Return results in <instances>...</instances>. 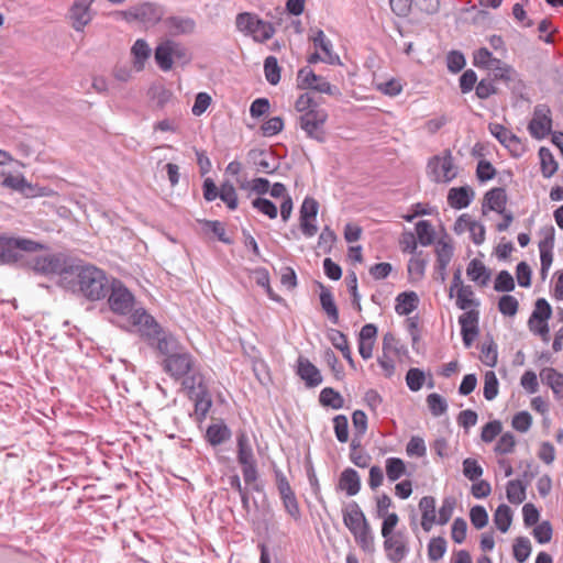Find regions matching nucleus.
<instances>
[{"instance_id": "obj_37", "label": "nucleus", "mask_w": 563, "mask_h": 563, "mask_svg": "<svg viewBox=\"0 0 563 563\" xmlns=\"http://www.w3.org/2000/svg\"><path fill=\"white\" fill-rule=\"evenodd\" d=\"M512 522V512L509 506L501 504L494 514V523L503 533L507 532Z\"/></svg>"}, {"instance_id": "obj_48", "label": "nucleus", "mask_w": 563, "mask_h": 563, "mask_svg": "<svg viewBox=\"0 0 563 563\" xmlns=\"http://www.w3.org/2000/svg\"><path fill=\"white\" fill-rule=\"evenodd\" d=\"M446 551V540L443 537H434L428 544V558L432 562H437L443 558Z\"/></svg>"}, {"instance_id": "obj_17", "label": "nucleus", "mask_w": 563, "mask_h": 563, "mask_svg": "<svg viewBox=\"0 0 563 563\" xmlns=\"http://www.w3.org/2000/svg\"><path fill=\"white\" fill-rule=\"evenodd\" d=\"M148 344L164 355V358H168L185 349L175 335L165 330H162Z\"/></svg>"}, {"instance_id": "obj_58", "label": "nucleus", "mask_w": 563, "mask_h": 563, "mask_svg": "<svg viewBox=\"0 0 563 563\" xmlns=\"http://www.w3.org/2000/svg\"><path fill=\"white\" fill-rule=\"evenodd\" d=\"M493 80H501L505 84L509 85L510 82L519 80L518 73L508 64L498 67L496 71L493 73Z\"/></svg>"}, {"instance_id": "obj_42", "label": "nucleus", "mask_w": 563, "mask_h": 563, "mask_svg": "<svg viewBox=\"0 0 563 563\" xmlns=\"http://www.w3.org/2000/svg\"><path fill=\"white\" fill-rule=\"evenodd\" d=\"M282 68L278 65V60L275 56H267L264 60V74L266 80L275 86L280 81Z\"/></svg>"}, {"instance_id": "obj_31", "label": "nucleus", "mask_w": 563, "mask_h": 563, "mask_svg": "<svg viewBox=\"0 0 563 563\" xmlns=\"http://www.w3.org/2000/svg\"><path fill=\"white\" fill-rule=\"evenodd\" d=\"M339 487L345 490L347 496L356 495L361 489V479L357 472L353 468H345L339 479Z\"/></svg>"}, {"instance_id": "obj_24", "label": "nucleus", "mask_w": 563, "mask_h": 563, "mask_svg": "<svg viewBox=\"0 0 563 563\" xmlns=\"http://www.w3.org/2000/svg\"><path fill=\"white\" fill-rule=\"evenodd\" d=\"M507 203L506 190L501 187H496L488 190L484 196L483 209L488 208L497 213H504Z\"/></svg>"}, {"instance_id": "obj_25", "label": "nucleus", "mask_w": 563, "mask_h": 563, "mask_svg": "<svg viewBox=\"0 0 563 563\" xmlns=\"http://www.w3.org/2000/svg\"><path fill=\"white\" fill-rule=\"evenodd\" d=\"M554 246V229L551 228V233L539 242L540 261H541V275L544 278L552 265Z\"/></svg>"}, {"instance_id": "obj_47", "label": "nucleus", "mask_w": 563, "mask_h": 563, "mask_svg": "<svg viewBox=\"0 0 563 563\" xmlns=\"http://www.w3.org/2000/svg\"><path fill=\"white\" fill-rule=\"evenodd\" d=\"M552 314V308L544 298H539L536 301L534 310L529 320L538 321L539 323L548 322Z\"/></svg>"}, {"instance_id": "obj_46", "label": "nucleus", "mask_w": 563, "mask_h": 563, "mask_svg": "<svg viewBox=\"0 0 563 563\" xmlns=\"http://www.w3.org/2000/svg\"><path fill=\"white\" fill-rule=\"evenodd\" d=\"M514 558L517 562L523 563L528 560L531 553V543L527 537H518L515 540L514 547Z\"/></svg>"}, {"instance_id": "obj_55", "label": "nucleus", "mask_w": 563, "mask_h": 563, "mask_svg": "<svg viewBox=\"0 0 563 563\" xmlns=\"http://www.w3.org/2000/svg\"><path fill=\"white\" fill-rule=\"evenodd\" d=\"M252 206L254 209L258 210L261 213L267 216L269 219H276L278 214L277 207L274 202L266 198H256L252 201Z\"/></svg>"}, {"instance_id": "obj_14", "label": "nucleus", "mask_w": 563, "mask_h": 563, "mask_svg": "<svg viewBox=\"0 0 563 563\" xmlns=\"http://www.w3.org/2000/svg\"><path fill=\"white\" fill-rule=\"evenodd\" d=\"M552 128V119L550 108L545 104L534 107L533 117L529 122L528 130L537 140L544 139Z\"/></svg>"}, {"instance_id": "obj_12", "label": "nucleus", "mask_w": 563, "mask_h": 563, "mask_svg": "<svg viewBox=\"0 0 563 563\" xmlns=\"http://www.w3.org/2000/svg\"><path fill=\"white\" fill-rule=\"evenodd\" d=\"M95 0H75L70 5L67 19L76 32H81L92 21L95 12L91 4Z\"/></svg>"}, {"instance_id": "obj_2", "label": "nucleus", "mask_w": 563, "mask_h": 563, "mask_svg": "<svg viewBox=\"0 0 563 563\" xmlns=\"http://www.w3.org/2000/svg\"><path fill=\"white\" fill-rule=\"evenodd\" d=\"M162 367L175 380L181 379V386L185 389L200 387L201 380L205 379L196 358L186 347L177 354L164 358Z\"/></svg>"}, {"instance_id": "obj_60", "label": "nucleus", "mask_w": 563, "mask_h": 563, "mask_svg": "<svg viewBox=\"0 0 563 563\" xmlns=\"http://www.w3.org/2000/svg\"><path fill=\"white\" fill-rule=\"evenodd\" d=\"M519 308L518 300L511 295H504L499 298L498 309L504 316L512 317Z\"/></svg>"}, {"instance_id": "obj_21", "label": "nucleus", "mask_w": 563, "mask_h": 563, "mask_svg": "<svg viewBox=\"0 0 563 563\" xmlns=\"http://www.w3.org/2000/svg\"><path fill=\"white\" fill-rule=\"evenodd\" d=\"M297 374L305 380L307 387H316L322 383L320 371L306 357L299 356Z\"/></svg>"}, {"instance_id": "obj_7", "label": "nucleus", "mask_w": 563, "mask_h": 563, "mask_svg": "<svg viewBox=\"0 0 563 563\" xmlns=\"http://www.w3.org/2000/svg\"><path fill=\"white\" fill-rule=\"evenodd\" d=\"M427 170L431 179L438 184H448L457 176V168L450 150H445L441 156L431 157Z\"/></svg>"}, {"instance_id": "obj_28", "label": "nucleus", "mask_w": 563, "mask_h": 563, "mask_svg": "<svg viewBox=\"0 0 563 563\" xmlns=\"http://www.w3.org/2000/svg\"><path fill=\"white\" fill-rule=\"evenodd\" d=\"M319 287H320V305H321L323 311L325 312V314L328 316L329 320L333 324H338L339 323V310L335 305L333 295H332L330 288L323 286L321 283H319Z\"/></svg>"}, {"instance_id": "obj_54", "label": "nucleus", "mask_w": 563, "mask_h": 563, "mask_svg": "<svg viewBox=\"0 0 563 563\" xmlns=\"http://www.w3.org/2000/svg\"><path fill=\"white\" fill-rule=\"evenodd\" d=\"M333 428L336 440L345 443L349 440V420L344 415H338L333 418Z\"/></svg>"}, {"instance_id": "obj_40", "label": "nucleus", "mask_w": 563, "mask_h": 563, "mask_svg": "<svg viewBox=\"0 0 563 563\" xmlns=\"http://www.w3.org/2000/svg\"><path fill=\"white\" fill-rule=\"evenodd\" d=\"M386 476L389 482H396L406 474V464L399 457H388L386 460Z\"/></svg>"}, {"instance_id": "obj_29", "label": "nucleus", "mask_w": 563, "mask_h": 563, "mask_svg": "<svg viewBox=\"0 0 563 563\" xmlns=\"http://www.w3.org/2000/svg\"><path fill=\"white\" fill-rule=\"evenodd\" d=\"M311 40L314 47L320 48L324 53V63L331 65L340 64V57L332 52V44L330 40L325 37V34L322 30H317Z\"/></svg>"}, {"instance_id": "obj_52", "label": "nucleus", "mask_w": 563, "mask_h": 563, "mask_svg": "<svg viewBox=\"0 0 563 563\" xmlns=\"http://www.w3.org/2000/svg\"><path fill=\"white\" fill-rule=\"evenodd\" d=\"M437 264L448 266L453 257V246L445 241H439L435 247Z\"/></svg>"}, {"instance_id": "obj_3", "label": "nucleus", "mask_w": 563, "mask_h": 563, "mask_svg": "<svg viewBox=\"0 0 563 563\" xmlns=\"http://www.w3.org/2000/svg\"><path fill=\"white\" fill-rule=\"evenodd\" d=\"M343 523L352 533L356 544L365 553L375 552V536L363 510L356 501L349 503L342 510Z\"/></svg>"}, {"instance_id": "obj_59", "label": "nucleus", "mask_w": 563, "mask_h": 563, "mask_svg": "<svg viewBox=\"0 0 563 563\" xmlns=\"http://www.w3.org/2000/svg\"><path fill=\"white\" fill-rule=\"evenodd\" d=\"M286 512L296 521L300 520L301 511L295 493L280 497Z\"/></svg>"}, {"instance_id": "obj_19", "label": "nucleus", "mask_w": 563, "mask_h": 563, "mask_svg": "<svg viewBox=\"0 0 563 563\" xmlns=\"http://www.w3.org/2000/svg\"><path fill=\"white\" fill-rule=\"evenodd\" d=\"M488 129L489 132L511 153L516 155L519 154L522 148L520 139L510 130L499 123H490Z\"/></svg>"}, {"instance_id": "obj_63", "label": "nucleus", "mask_w": 563, "mask_h": 563, "mask_svg": "<svg viewBox=\"0 0 563 563\" xmlns=\"http://www.w3.org/2000/svg\"><path fill=\"white\" fill-rule=\"evenodd\" d=\"M463 474L470 481H477L483 475V467L476 460L467 457L463 461Z\"/></svg>"}, {"instance_id": "obj_32", "label": "nucleus", "mask_w": 563, "mask_h": 563, "mask_svg": "<svg viewBox=\"0 0 563 563\" xmlns=\"http://www.w3.org/2000/svg\"><path fill=\"white\" fill-rule=\"evenodd\" d=\"M418 295L415 291H404L396 297L395 310L399 316H408L417 309Z\"/></svg>"}, {"instance_id": "obj_22", "label": "nucleus", "mask_w": 563, "mask_h": 563, "mask_svg": "<svg viewBox=\"0 0 563 563\" xmlns=\"http://www.w3.org/2000/svg\"><path fill=\"white\" fill-rule=\"evenodd\" d=\"M474 190L468 186L453 187L448 194V203L453 209H464L471 205L474 199Z\"/></svg>"}, {"instance_id": "obj_16", "label": "nucleus", "mask_w": 563, "mask_h": 563, "mask_svg": "<svg viewBox=\"0 0 563 563\" xmlns=\"http://www.w3.org/2000/svg\"><path fill=\"white\" fill-rule=\"evenodd\" d=\"M478 320L479 311L476 309L466 310L459 317L461 334L463 343L466 347H470L473 344L475 338L478 335Z\"/></svg>"}, {"instance_id": "obj_9", "label": "nucleus", "mask_w": 563, "mask_h": 563, "mask_svg": "<svg viewBox=\"0 0 563 563\" xmlns=\"http://www.w3.org/2000/svg\"><path fill=\"white\" fill-rule=\"evenodd\" d=\"M297 87L299 89H312L329 96H341V91L336 86L331 85L322 76L316 75L308 66L299 69L297 75Z\"/></svg>"}, {"instance_id": "obj_27", "label": "nucleus", "mask_w": 563, "mask_h": 563, "mask_svg": "<svg viewBox=\"0 0 563 563\" xmlns=\"http://www.w3.org/2000/svg\"><path fill=\"white\" fill-rule=\"evenodd\" d=\"M540 378L552 389L558 399H563V374L552 367H547L540 372Z\"/></svg>"}, {"instance_id": "obj_33", "label": "nucleus", "mask_w": 563, "mask_h": 563, "mask_svg": "<svg viewBox=\"0 0 563 563\" xmlns=\"http://www.w3.org/2000/svg\"><path fill=\"white\" fill-rule=\"evenodd\" d=\"M466 274L471 280L478 283V285L482 287L486 286L490 279V272L483 264V262L477 258H474L470 262Z\"/></svg>"}, {"instance_id": "obj_61", "label": "nucleus", "mask_w": 563, "mask_h": 563, "mask_svg": "<svg viewBox=\"0 0 563 563\" xmlns=\"http://www.w3.org/2000/svg\"><path fill=\"white\" fill-rule=\"evenodd\" d=\"M470 519L476 529H483L488 523V514L483 506H473L470 510Z\"/></svg>"}, {"instance_id": "obj_38", "label": "nucleus", "mask_w": 563, "mask_h": 563, "mask_svg": "<svg viewBox=\"0 0 563 563\" xmlns=\"http://www.w3.org/2000/svg\"><path fill=\"white\" fill-rule=\"evenodd\" d=\"M526 488L521 479L509 481L506 487L508 500L515 505L521 504L526 499Z\"/></svg>"}, {"instance_id": "obj_39", "label": "nucleus", "mask_w": 563, "mask_h": 563, "mask_svg": "<svg viewBox=\"0 0 563 563\" xmlns=\"http://www.w3.org/2000/svg\"><path fill=\"white\" fill-rule=\"evenodd\" d=\"M539 157L542 175L545 178H550L558 170V163L555 162L551 151L548 147H540Z\"/></svg>"}, {"instance_id": "obj_18", "label": "nucleus", "mask_w": 563, "mask_h": 563, "mask_svg": "<svg viewBox=\"0 0 563 563\" xmlns=\"http://www.w3.org/2000/svg\"><path fill=\"white\" fill-rule=\"evenodd\" d=\"M186 390L189 397L195 400V415L197 416V420H203L212 405L206 380H201L200 387L195 386Z\"/></svg>"}, {"instance_id": "obj_23", "label": "nucleus", "mask_w": 563, "mask_h": 563, "mask_svg": "<svg viewBox=\"0 0 563 563\" xmlns=\"http://www.w3.org/2000/svg\"><path fill=\"white\" fill-rule=\"evenodd\" d=\"M419 509L421 511V527L426 532H429L437 522L435 498L432 496L422 497L419 501Z\"/></svg>"}, {"instance_id": "obj_13", "label": "nucleus", "mask_w": 563, "mask_h": 563, "mask_svg": "<svg viewBox=\"0 0 563 563\" xmlns=\"http://www.w3.org/2000/svg\"><path fill=\"white\" fill-rule=\"evenodd\" d=\"M384 538V550L387 559L393 563H401L409 553L408 540L402 531L389 533Z\"/></svg>"}, {"instance_id": "obj_11", "label": "nucleus", "mask_w": 563, "mask_h": 563, "mask_svg": "<svg viewBox=\"0 0 563 563\" xmlns=\"http://www.w3.org/2000/svg\"><path fill=\"white\" fill-rule=\"evenodd\" d=\"M74 260L67 258L62 254H52L34 257L30 265L33 271L40 274L49 275L57 274L59 280L64 278V273L68 271V266Z\"/></svg>"}, {"instance_id": "obj_20", "label": "nucleus", "mask_w": 563, "mask_h": 563, "mask_svg": "<svg viewBox=\"0 0 563 563\" xmlns=\"http://www.w3.org/2000/svg\"><path fill=\"white\" fill-rule=\"evenodd\" d=\"M249 158L257 173L271 175L277 170L278 165L276 164V159L272 153L252 150L249 152Z\"/></svg>"}, {"instance_id": "obj_30", "label": "nucleus", "mask_w": 563, "mask_h": 563, "mask_svg": "<svg viewBox=\"0 0 563 563\" xmlns=\"http://www.w3.org/2000/svg\"><path fill=\"white\" fill-rule=\"evenodd\" d=\"M232 435L230 428L224 422L210 424L206 431V439L212 446H218L228 441Z\"/></svg>"}, {"instance_id": "obj_15", "label": "nucleus", "mask_w": 563, "mask_h": 563, "mask_svg": "<svg viewBox=\"0 0 563 563\" xmlns=\"http://www.w3.org/2000/svg\"><path fill=\"white\" fill-rule=\"evenodd\" d=\"M130 319L132 324L137 327L139 332L148 343L164 330L156 320L143 309H136L131 314Z\"/></svg>"}, {"instance_id": "obj_43", "label": "nucleus", "mask_w": 563, "mask_h": 563, "mask_svg": "<svg viewBox=\"0 0 563 563\" xmlns=\"http://www.w3.org/2000/svg\"><path fill=\"white\" fill-rule=\"evenodd\" d=\"M162 10L159 7L153 3H144L142 4L136 12V18L143 20L144 22L156 23L162 19Z\"/></svg>"}, {"instance_id": "obj_4", "label": "nucleus", "mask_w": 563, "mask_h": 563, "mask_svg": "<svg viewBox=\"0 0 563 563\" xmlns=\"http://www.w3.org/2000/svg\"><path fill=\"white\" fill-rule=\"evenodd\" d=\"M42 247L30 239L0 236V265H22L24 252L33 253Z\"/></svg>"}, {"instance_id": "obj_50", "label": "nucleus", "mask_w": 563, "mask_h": 563, "mask_svg": "<svg viewBox=\"0 0 563 563\" xmlns=\"http://www.w3.org/2000/svg\"><path fill=\"white\" fill-rule=\"evenodd\" d=\"M427 405L434 417H440L448 410V402L445 398L437 393H432L427 396Z\"/></svg>"}, {"instance_id": "obj_8", "label": "nucleus", "mask_w": 563, "mask_h": 563, "mask_svg": "<svg viewBox=\"0 0 563 563\" xmlns=\"http://www.w3.org/2000/svg\"><path fill=\"white\" fill-rule=\"evenodd\" d=\"M327 120L328 112L324 109L311 110L299 115L298 125L306 133L307 137L323 143L327 139L324 130Z\"/></svg>"}, {"instance_id": "obj_56", "label": "nucleus", "mask_w": 563, "mask_h": 563, "mask_svg": "<svg viewBox=\"0 0 563 563\" xmlns=\"http://www.w3.org/2000/svg\"><path fill=\"white\" fill-rule=\"evenodd\" d=\"M456 505V500L454 497H445L442 501V505L439 509V517L437 518V522L441 526L449 522L451 519L454 508Z\"/></svg>"}, {"instance_id": "obj_34", "label": "nucleus", "mask_w": 563, "mask_h": 563, "mask_svg": "<svg viewBox=\"0 0 563 563\" xmlns=\"http://www.w3.org/2000/svg\"><path fill=\"white\" fill-rule=\"evenodd\" d=\"M238 442V461L241 465L256 463L253 449L245 432H240L236 437Z\"/></svg>"}, {"instance_id": "obj_53", "label": "nucleus", "mask_w": 563, "mask_h": 563, "mask_svg": "<svg viewBox=\"0 0 563 563\" xmlns=\"http://www.w3.org/2000/svg\"><path fill=\"white\" fill-rule=\"evenodd\" d=\"M515 280L508 271L498 273L495 279L494 289L499 292H509L515 289Z\"/></svg>"}, {"instance_id": "obj_44", "label": "nucleus", "mask_w": 563, "mask_h": 563, "mask_svg": "<svg viewBox=\"0 0 563 563\" xmlns=\"http://www.w3.org/2000/svg\"><path fill=\"white\" fill-rule=\"evenodd\" d=\"M417 239L423 246L431 245L434 241V230L428 220H421L416 224Z\"/></svg>"}, {"instance_id": "obj_5", "label": "nucleus", "mask_w": 563, "mask_h": 563, "mask_svg": "<svg viewBox=\"0 0 563 563\" xmlns=\"http://www.w3.org/2000/svg\"><path fill=\"white\" fill-rule=\"evenodd\" d=\"M154 59L161 70L169 71L173 68L174 59L187 64L191 57L181 43L167 38L156 46Z\"/></svg>"}, {"instance_id": "obj_35", "label": "nucleus", "mask_w": 563, "mask_h": 563, "mask_svg": "<svg viewBox=\"0 0 563 563\" xmlns=\"http://www.w3.org/2000/svg\"><path fill=\"white\" fill-rule=\"evenodd\" d=\"M131 54L134 58V67L137 70H142L144 68L145 62L151 56V47L147 42L143 38H139L134 42Z\"/></svg>"}, {"instance_id": "obj_10", "label": "nucleus", "mask_w": 563, "mask_h": 563, "mask_svg": "<svg viewBox=\"0 0 563 563\" xmlns=\"http://www.w3.org/2000/svg\"><path fill=\"white\" fill-rule=\"evenodd\" d=\"M108 303L114 313L126 314L133 308L134 296L120 280L113 279L109 284Z\"/></svg>"}, {"instance_id": "obj_62", "label": "nucleus", "mask_w": 563, "mask_h": 563, "mask_svg": "<svg viewBox=\"0 0 563 563\" xmlns=\"http://www.w3.org/2000/svg\"><path fill=\"white\" fill-rule=\"evenodd\" d=\"M497 345L490 340L489 344L484 343L481 349V360L482 362L489 366L494 367L497 363Z\"/></svg>"}, {"instance_id": "obj_6", "label": "nucleus", "mask_w": 563, "mask_h": 563, "mask_svg": "<svg viewBox=\"0 0 563 563\" xmlns=\"http://www.w3.org/2000/svg\"><path fill=\"white\" fill-rule=\"evenodd\" d=\"M235 23L239 31L252 35L254 41L260 43L266 42L275 34L272 23L260 19L253 13H239Z\"/></svg>"}, {"instance_id": "obj_45", "label": "nucleus", "mask_w": 563, "mask_h": 563, "mask_svg": "<svg viewBox=\"0 0 563 563\" xmlns=\"http://www.w3.org/2000/svg\"><path fill=\"white\" fill-rule=\"evenodd\" d=\"M150 96L155 107L163 110L173 99V92L164 86H154L150 89Z\"/></svg>"}, {"instance_id": "obj_51", "label": "nucleus", "mask_w": 563, "mask_h": 563, "mask_svg": "<svg viewBox=\"0 0 563 563\" xmlns=\"http://www.w3.org/2000/svg\"><path fill=\"white\" fill-rule=\"evenodd\" d=\"M483 395L486 400H493L498 395V379L493 371L485 373Z\"/></svg>"}, {"instance_id": "obj_64", "label": "nucleus", "mask_w": 563, "mask_h": 563, "mask_svg": "<svg viewBox=\"0 0 563 563\" xmlns=\"http://www.w3.org/2000/svg\"><path fill=\"white\" fill-rule=\"evenodd\" d=\"M532 534L534 539L541 543H549L552 539L553 530L549 521H543L533 528Z\"/></svg>"}, {"instance_id": "obj_41", "label": "nucleus", "mask_w": 563, "mask_h": 563, "mask_svg": "<svg viewBox=\"0 0 563 563\" xmlns=\"http://www.w3.org/2000/svg\"><path fill=\"white\" fill-rule=\"evenodd\" d=\"M474 291L471 286H461L456 292V306L461 310H467L470 307H478L479 302L474 298Z\"/></svg>"}, {"instance_id": "obj_57", "label": "nucleus", "mask_w": 563, "mask_h": 563, "mask_svg": "<svg viewBox=\"0 0 563 563\" xmlns=\"http://www.w3.org/2000/svg\"><path fill=\"white\" fill-rule=\"evenodd\" d=\"M424 373L416 367L410 368L406 374V383L410 390L418 391L424 383Z\"/></svg>"}, {"instance_id": "obj_1", "label": "nucleus", "mask_w": 563, "mask_h": 563, "mask_svg": "<svg viewBox=\"0 0 563 563\" xmlns=\"http://www.w3.org/2000/svg\"><path fill=\"white\" fill-rule=\"evenodd\" d=\"M58 285L66 291L89 301L104 299L109 292V279L106 272L93 264L74 260L64 273Z\"/></svg>"}, {"instance_id": "obj_26", "label": "nucleus", "mask_w": 563, "mask_h": 563, "mask_svg": "<svg viewBox=\"0 0 563 563\" xmlns=\"http://www.w3.org/2000/svg\"><path fill=\"white\" fill-rule=\"evenodd\" d=\"M164 24L172 35L190 34L196 27L194 19L188 16H168Z\"/></svg>"}, {"instance_id": "obj_49", "label": "nucleus", "mask_w": 563, "mask_h": 563, "mask_svg": "<svg viewBox=\"0 0 563 563\" xmlns=\"http://www.w3.org/2000/svg\"><path fill=\"white\" fill-rule=\"evenodd\" d=\"M219 198L227 205L229 209L235 210L238 208V195L233 184L230 181H224L221 184Z\"/></svg>"}, {"instance_id": "obj_36", "label": "nucleus", "mask_w": 563, "mask_h": 563, "mask_svg": "<svg viewBox=\"0 0 563 563\" xmlns=\"http://www.w3.org/2000/svg\"><path fill=\"white\" fill-rule=\"evenodd\" d=\"M319 401L323 407H330L332 409H341L344 406L342 395L332 387H325L321 390Z\"/></svg>"}]
</instances>
